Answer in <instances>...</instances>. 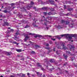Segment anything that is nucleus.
Here are the masks:
<instances>
[{
	"label": "nucleus",
	"instance_id": "obj_1",
	"mask_svg": "<svg viewBox=\"0 0 77 77\" xmlns=\"http://www.w3.org/2000/svg\"><path fill=\"white\" fill-rule=\"evenodd\" d=\"M57 46L55 47V48H54V51H55V49H56V48L57 47L58 49L60 48V49H61L60 47H58L57 46H59V45H61L62 47H63L62 49H64V50H66V51H65L66 52L67 54H70V55H72V56H74L75 55V54H72L69 51H67V50H68L69 49L70 50V51H71L72 50H74V47L73 46H72L70 45H68L67 46V47H69V48H67L64 45V43H59L58 44H57Z\"/></svg>",
	"mask_w": 77,
	"mask_h": 77
},
{
	"label": "nucleus",
	"instance_id": "obj_2",
	"mask_svg": "<svg viewBox=\"0 0 77 77\" xmlns=\"http://www.w3.org/2000/svg\"><path fill=\"white\" fill-rule=\"evenodd\" d=\"M33 5H34V3L32 2H31V4L29 5L26 7H25V8H23V10L24 11H26V9H30V8L32 7V6Z\"/></svg>",
	"mask_w": 77,
	"mask_h": 77
},
{
	"label": "nucleus",
	"instance_id": "obj_3",
	"mask_svg": "<svg viewBox=\"0 0 77 77\" xmlns=\"http://www.w3.org/2000/svg\"><path fill=\"white\" fill-rule=\"evenodd\" d=\"M77 36V35H76V34H69V35L67 36H68V39L69 41H70L72 39V37H75V36Z\"/></svg>",
	"mask_w": 77,
	"mask_h": 77
},
{
	"label": "nucleus",
	"instance_id": "obj_4",
	"mask_svg": "<svg viewBox=\"0 0 77 77\" xmlns=\"http://www.w3.org/2000/svg\"><path fill=\"white\" fill-rule=\"evenodd\" d=\"M61 23L65 24V25H68L69 24V22L68 21H65L64 20H62Z\"/></svg>",
	"mask_w": 77,
	"mask_h": 77
},
{
	"label": "nucleus",
	"instance_id": "obj_5",
	"mask_svg": "<svg viewBox=\"0 0 77 77\" xmlns=\"http://www.w3.org/2000/svg\"><path fill=\"white\" fill-rule=\"evenodd\" d=\"M37 66L38 67H39V68H41L42 70V71H45V69H43V68L42 67V66L41 65V64H40L39 63H38L37 64Z\"/></svg>",
	"mask_w": 77,
	"mask_h": 77
},
{
	"label": "nucleus",
	"instance_id": "obj_6",
	"mask_svg": "<svg viewBox=\"0 0 77 77\" xmlns=\"http://www.w3.org/2000/svg\"><path fill=\"white\" fill-rule=\"evenodd\" d=\"M44 26H45L44 28H45V30H48V29L49 28V27H48V26L47 25V24H46L45 23Z\"/></svg>",
	"mask_w": 77,
	"mask_h": 77
},
{
	"label": "nucleus",
	"instance_id": "obj_7",
	"mask_svg": "<svg viewBox=\"0 0 77 77\" xmlns=\"http://www.w3.org/2000/svg\"><path fill=\"white\" fill-rule=\"evenodd\" d=\"M75 25L74 23H71L69 25V27H71V28H72Z\"/></svg>",
	"mask_w": 77,
	"mask_h": 77
},
{
	"label": "nucleus",
	"instance_id": "obj_8",
	"mask_svg": "<svg viewBox=\"0 0 77 77\" xmlns=\"http://www.w3.org/2000/svg\"><path fill=\"white\" fill-rule=\"evenodd\" d=\"M68 35H69V34H63V35H58V36H61L62 37H63V36H65L67 38V37Z\"/></svg>",
	"mask_w": 77,
	"mask_h": 77
},
{
	"label": "nucleus",
	"instance_id": "obj_9",
	"mask_svg": "<svg viewBox=\"0 0 77 77\" xmlns=\"http://www.w3.org/2000/svg\"><path fill=\"white\" fill-rule=\"evenodd\" d=\"M25 38L24 39V40L25 41V42H26L29 38V36H28L27 35L26 36H25Z\"/></svg>",
	"mask_w": 77,
	"mask_h": 77
},
{
	"label": "nucleus",
	"instance_id": "obj_10",
	"mask_svg": "<svg viewBox=\"0 0 77 77\" xmlns=\"http://www.w3.org/2000/svg\"><path fill=\"white\" fill-rule=\"evenodd\" d=\"M44 62H47L48 63L47 64L48 65H50V63H49V62L47 61V58H46L44 60Z\"/></svg>",
	"mask_w": 77,
	"mask_h": 77
},
{
	"label": "nucleus",
	"instance_id": "obj_11",
	"mask_svg": "<svg viewBox=\"0 0 77 77\" xmlns=\"http://www.w3.org/2000/svg\"><path fill=\"white\" fill-rule=\"evenodd\" d=\"M51 0H49V3H50L51 4H52V5H54V1H51Z\"/></svg>",
	"mask_w": 77,
	"mask_h": 77
},
{
	"label": "nucleus",
	"instance_id": "obj_12",
	"mask_svg": "<svg viewBox=\"0 0 77 77\" xmlns=\"http://www.w3.org/2000/svg\"><path fill=\"white\" fill-rule=\"evenodd\" d=\"M63 26L59 25L57 26L58 29H62V28H63Z\"/></svg>",
	"mask_w": 77,
	"mask_h": 77
},
{
	"label": "nucleus",
	"instance_id": "obj_13",
	"mask_svg": "<svg viewBox=\"0 0 77 77\" xmlns=\"http://www.w3.org/2000/svg\"><path fill=\"white\" fill-rule=\"evenodd\" d=\"M4 26H5V25H6V26H9V23L4 22Z\"/></svg>",
	"mask_w": 77,
	"mask_h": 77
},
{
	"label": "nucleus",
	"instance_id": "obj_14",
	"mask_svg": "<svg viewBox=\"0 0 77 77\" xmlns=\"http://www.w3.org/2000/svg\"><path fill=\"white\" fill-rule=\"evenodd\" d=\"M42 36L41 35H39L38 34L36 35V36H35V38H36V37H42Z\"/></svg>",
	"mask_w": 77,
	"mask_h": 77
},
{
	"label": "nucleus",
	"instance_id": "obj_15",
	"mask_svg": "<svg viewBox=\"0 0 77 77\" xmlns=\"http://www.w3.org/2000/svg\"><path fill=\"white\" fill-rule=\"evenodd\" d=\"M55 14H52L51 12H49L48 13V15H54Z\"/></svg>",
	"mask_w": 77,
	"mask_h": 77
},
{
	"label": "nucleus",
	"instance_id": "obj_16",
	"mask_svg": "<svg viewBox=\"0 0 77 77\" xmlns=\"http://www.w3.org/2000/svg\"><path fill=\"white\" fill-rule=\"evenodd\" d=\"M43 37H51V36L49 35H45L43 36Z\"/></svg>",
	"mask_w": 77,
	"mask_h": 77
},
{
	"label": "nucleus",
	"instance_id": "obj_17",
	"mask_svg": "<svg viewBox=\"0 0 77 77\" xmlns=\"http://www.w3.org/2000/svg\"><path fill=\"white\" fill-rule=\"evenodd\" d=\"M63 56L65 59H66L68 57V56L65 54H63Z\"/></svg>",
	"mask_w": 77,
	"mask_h": 77
},
{
	"label": "nucleus",
	"instance_id": "obj_18",
	"mask_svg": "<svg viewBox=\"0 0 77 77\" xmlns=\"http://www.w3.org/2000/svg\"><path fill=\"white\" fill-rule=\"evenodd\" d=\"M23 23L27 24L29 23V22L27 21H24L23 22Z\"/></svg>",
	"mask_w": 77,
	"mask_h": 77
},
{
	"label": "nucleus",
	"instance_id": "obj_19",
	"mask_svg": "<svg viewBox=\"0 0 77 77\" xmlns=\"http://www.w3.org/2000/svg\"><path fill=\"white\" fill-rule=\"evenodd\" d=\"M69 11H73V8H70L68 9Z\"/></svg>",
	"mask_w": 77,
	"mask_h": 77
},
{
	"label": "nucleus",
	"instance_id": "obj_20",
	"mask_svg": "<svg viewBox=\"0 0 77 77\" xmlns=\"http://www.w3.org/2000/svg\"><path fill=\"white\" fill-rule=\"evenodd\" d=\"M16 51H17V52H21V49H16Z\"/></svg>",
	"mask_w": 77,
	"mask_h": 77
},
{
	"label": "nucleus",
	"instance_id": "obj_21",
	"mask_svg": "<svg viewBox=\"0 0 77 77\" xmlns=\"http://www.w3.org/2000/svg\"><path fill=\"white\" fill-rule=\"evenodd\" d=\"M41 48V47L39 46L38 45H36L35 46V48Z\"/></svg>",
	"mask_w": 77,
	"mask_h": 77
},
{
	"label": "nucleus",
	"instance_id": "obj_22",
	"mask_svg": "<svg viewBox=\"0 0 77 77\" xmlns=\"http://www.w3.org/2000/svg\"><path fill=\"white\" fill-rule=\"evenodd\" d=\"M37 74L38 75H40V76H41V75H42V74L40 73L39 72H37Z\"/></svg>",
	"mask_w": 77,
	"mask_h": 77
},
{
	"label": "nucleus",
	"instance_id": "obj_23",
	"mask_svg": "<svg viewBox=\"0 0 77 77\" xmlns=\"http://www.w3.org/2000/svg\"><path fill=\"white\" fill-rule=\"evenodd\" d=\"M37 74L38 75H40V76H41V75H42V74L40 73L39 72H37Z\"/></svg>",
	"mask_w": 77,
	"mask_h": 77
},
{
	"label": "nucleus",
	"instance_id": "obj_24",
	"mask_svg": "<svg viewBox=\"0 0 77 77\" xmlns=\"http://www.w3.org/2000/svg\"><path fill=\"white\" fill-rule=\"evenodd\" d=\"M42 9L43 10H44V11H46V10H47V8L46 7L42 8Z\"/></svg>",
	"mask_w": 77,
	"mask_h": 77
},
{
	"label": "nucleus",
	"instance_id": "obj_25",
	"mask_svg": "<svg viewBox=\"0 0 77 77\" xmlns=\"http://www.w3.org/2000/svg\"><path fill=\"white\" fill-rule=\"evenodd\" d=\"M27 33L28 35H35V34H32V33H30L29 32H27Z\"/></svg>",
	"mask_w": 77,
	"mask_h": 77
},
{
	"label": "nucleus",
	"instance_id": "obj_26",
	"mask_svg": "<svg viewBox=\"0 0 77 77\" xmlns=\"http://www.w3.org/2000/svg\"><path fill=\"white\" fill-rule=\"evenodd\" d=\"M31 54H36V53H35V52L34 51H32L31 52Z\"/></svg>",
	"mask_w": 77,
	"mask_h": 77
},
{
	"label": "nucleus",
	"instance_id": "obj_27",
	"mask_svg": "<svg viewBox=\"0 0 77 77\" xmlns=\"http://www.w3.org/2000/svg\"><path fill=\"white\" fill-rule=\"evenodd\" d=\"M30 27V26L27 24L26 25V26L24 27V28H28V27Z\"/></svg>",
	"mask_w": 77,
	"mask_h": 77
},
{
	"label": "nucleus",
	"instance_id": "obj_28",
	"mask_svg": "<svg viewBox=\"0 0 77 77\" xmlns=\"http://www.w3.org/2000/svg\"><path fill=\"white\" fill-rule=\"evenodd\" d=\"M50 62H54V59H51L50 60Z\"/></svg>",
	"mask_w": 77,
	"mask_h": 77
},
{
	"label": "nucleus",
	"instance_id": "obj_29",
	"mask_svg": "<svg viewBox=\"0 0 77 77\" xmlns=\"http://www.w3.org/2000/svg\"><path fill=\"white\" fill-rule=\"evenodd\" d=\"M12 43H13V44H17V45H18V43H17L16 42H12Z\"/></svg>",
	"mask_w": 77,
	"mask_h": 77
},
{
	"label": "nucleus",
	"instance_id": "obj_30",
	"mask_svg": "<svg viewBox=\"0 0 77 77\" xmlns=\"http://www.w3.org/2000/svg\"><path fill=\"white\" fill-rule=\"evenodd\" d=\"M43 14L45 15H48V13L47 12H44Z\"/></svg>",
	"mask_w": 77,
	"mask_h": 77
},
{
	"label": "nucleus",
	"instance_id": "obj_31",
	"mask_svg": "<svg viewBox=\"0 0 77 77\" xmlns=\"http://www.w3.org/2000/svg\"><path fill=\"white\" fill-rule=\"evenodd\" d=\"M46 66V68H47V69H49V70H51V69L50 68H48V66Z\"/></svg>",
	"mask_w": 77,
	"mask_h": 77
},
{
	"label": "nucleus",
	"instance_id": "obj_32",
	"mask_svg": "<svg viewBox=\"0 0 77 77\" xmlns=\"http://www.w3.org/2000/svg\"><path fill=\"white\" fill-rule=\"evenodd\" d=\"M35 23H32V25H33V26H34V27H38V26H36V25H35Z\"/></svg>",
	"mask_w": 77,
	"mask_h": 77
},
{
	"label": "nucleus",
	"instance_id": "obj_33",
	"mask_svg": "<svg viewBox=\"0 0 77 77\" xmlns=\"http://www.w3.org/2000/svg\"><path fill=\"white\" fill-rule=\"evenodd\" d=\"M47 18H48L49 20H51V17H48Z\"/></svg>",
	"mask_w": 77,
	"mask_h": 77
},
{
	"label": "nucleus",
	"instance_id": "obj_34",
	"mask_svg": "<svg viewBox=\"0 0 77 77\" xmlns=\"http://www.w3.org/2000/svg\"><path fill=\"white\" fill-rule=\"evenodd\" d=\"M54 8H51V9H50V10L51 11H54Z\"/></svg>",
	"mask_w": 77,
	"mask_h": 77
},
{
	"label": "nucleus",
	"instance_id": "obj_35",
	"mask_svg": "<svg viewBox=\"0 0 77 77\" xmlns=\"http://www.w3.org/2000/svg\"><path fill=\"white\" fill-rule=\"evenodd\" d=\"M3 12H4V13H8V11L7 10H5L4 11H3Z\"/></svg>",
	"mask_w": 77,
	"mask_h": 77
},
{
	"label": "nucleus",
	"instance_id": "obj_36",
	"mask_svg": "<svg viewBox=\"0 0 77 77\" xmlns=\"http://www.w3.org/2000/svg\"><path fill=\"white\" fill-rule=\"evenodd\" d=\"M56 53L57 54H59V51H57L56 52Z\"/></svg>",
	"mask_w": 77,
	"mask_h": 77
},
{
	"label": "nucleus",
	"instance_id": "obj_37",
	"mask_svg": "<svg viewBox=\"0 0 77 77\" xmlns=\"http://www.w3.org/2000/svg\"><path fill=\"white\" fill-rule=\"evenodd\" d=\"M6 54L8 55H10V53L9 52H6Z\"/></svg>",
	"mask_w": 77,
	"mask_h": 77
},
{
	"label": "nucleus",
	"instance_id": "obj_38",
	"mask_svg": "<svg viewBox=\"0 0 77 77\" xmlns=\"http://www.w3.org/2000/svg\"><path fill=\"white\" fill-rule=\"evenodd\" d=\"M34 21H35V23H36V21H38V20L36 19H34Z\"/></svg>",
	"mask_w": 77,
	"mask_h": 77
},
{
	"label": "nucleus",
	"instance_id": "obj_39",
	"mask_svg": "<svg viewBox=\"0 0 77 77\" xmlns=\"http://www.w3.org/2000/svg\"><path fill=\"white\" fill-rule=\"evenodd\" d=\"M21 74H22V73L17 74V75H19V76H21Z\"/></svg>",
	"mask_w": 77,
	"mask_h": 77
},
{
	"label": "nucleus",
	"instance_id": "obj_40",
	"mask_svg": "<svg viewBox=\"0 0 77 77\" xmlns=\"http://www.w3.org/2000/svg\"><path fill=\"white\" fill-rule=\"evenodd\" d=\"M18 35H19V33L18 32H17L15 33L16 36H17Z\"/></svg>",
	"mask_w": 77,
	"mask_h": 77
},
{
	"label": "nucleus",
	"instance_id": "obj_41",
	"mask_svg": "<svg viewBox=\"0 0 77 77\" xmlns=\"http://www.w3.org/2000/svg\"><path fill=\"white\" fill-rule=\"evenodd\" d=\"M49 43H50V44H53V42L51 41L49 42Z\"/></svg>",
	"mask_w": 77,
	"mask_h": 77
},
{
	"label": "nucleus",
	"instance_id": "obj_42",
	"mask_svg": "<svg viewBox=\"0 0 77 77\" xmlns=\"http://www.w3.org/2000/svg\"><path fill=\"white\" fill-rule=\"evenodd\" d=\"M46 47H48L49 46V44L47 43L46 44Z\"/></svg>",
	"mask_w": 77,
	"mask_h": 77
},
{
	"label": "nucleus",
	"instance_id": "obj_43",
	"mask_svg": "<svg viewBox=\"0 0 77 77\" xmlns=\"http://www.w3.org/2000/svg\"><path fill=\"white\" fill-rule=\"evenodd\" d=\"M15 38H16L15 39H15V40H16V41H17V39H18V37H17L16 36H15Z\"/></svg>",
	"mask_w": 77,
	"mask_h": 77
},
{
	"label": "nucleus",
	"instance_id": "obj_44",
	"mask_svg": "<svg viewBox=\"0 0 77 77\" xmlns=\"http://www.w3.org/2000/svg\"><path fill=\"white\" fill-rule=\"evenodd\" d=\"M45 48H46V49H47L48 50H49V49H50V48H49V47H48V48L45 47Z\"/></svg>",
	"mask_w": 77,
	"mask_h": 77
},
{
	"label": "nucleus",
	"instance_id": "obj_45",
	"mask_svg": "<svg viewBox=\"0 0 77 77\" xmlns=\"http://www.w3.org/2000/svg\"><path fill=\"white\" fill-rule=\"evenodd\" d=\"M21 75H22V76H25V74H23L22 73V74H21Z\"/></svg>",
	"mask_w": 77,
	"mask_h": 77
},
{
	"label": "nucleus",
	"instance_id": "obj_46",
	"mask_svg": "<svg viewBox=\"0 0 77 77\" xmlns=\"http://www.w3.org/2000/svg\"><path fill=\"white\" fill-rule=\"evenodd\" d=\"M64 9H66V6L65 5H64Z\"/></svg>",
	"mask_w": 77,
	"mask_h": 77
},
{
	"label": "nucleus",
	"instance_id": "obj_47",
	"mask_svg": "<svg viewBox=\"0 0 77 77\" xmlns=\"http://www.w3.org/2000/svg\"><path fill=\"white\" fill-rule=\"evenodd\" d=\"M74 59H75V58L74 57L72 58V61L73 60H74Z\"/></svg>",
	"mask_w": 77,
	"mask_h": 77
},
{
	"label": "nucleus",
	"instance_id": "obj_48",
	"mask_svg": "<svg viewBox=\"0 0 77 77\" xmlns=\"http://www.w3.org/2000/svg\"><path fill=\"white\" fill-rule=\"evenodd\" d=\"M11 77H15L14 75H11Z\"/></svg>",
	"mask_w": 77,
	"mask_h": 77
},
{
	"label": "nucleus",
	"instance_id": "obj_49",
	"mask_svg": "<svg viewBox=\"0 0 77 77\" xmlns=\"http://www.w3.org/2000/svg\"><path fill=\"white\" fill-rule=\"evenodd\" d=\"M57 38H58V39H60V37H57Z\"/></svg>",
	"mask_w": 77,
	"mask_h": 77
},
{
	"label": "nucleus",
	"instance_id": "obj_50",
	"mask_svg": "<svg viewBox=\"0 0 77 77\" xmlns=\"http://www.w3.org/2000/svg\"><path fill=\"white\" fill-rule=\"evenodd\" d=\"M51 39H52L53 41H55V39L54 38H51Z\"/></svg>",
	"mask_w": 77,
	"mask_h": 77
},
{
	"label": "nucleus",
	"instance_id": "obj_51",
	"mask_svg": "<svg viewBox=\"0 0 77 77\" xmlns=\"http://www.w3.org/2000/svg\"><path fill=\"white\" fill-rule=\"evenodd\" d=\"M27 75H30V73H27Z\"/></svg>",
	"mask_w": 77,
	"mask_h": 77
},
{
	"label": "nucleus",
	"instance_id": "obj_52",
	"mask_svg": "<svg viewBox=\"0 0 77 77\" xmlns=\"http://www.w3.org/2000/svg\"><path fill=\"white\" fill-rule=\"evenodd\" d=\"M14 5V3H12L11 4V5Z\"/></svg>",
	"mask_w": 77,
	"mask_h": 77
},
{
	"label": "nucleus",
	"instance_id": "obj_53",
	"mask_svg": "<svg viewBox=\"0 0 77 77\" xmlns=\"http://www.w3.org/2000/svg\"><path fill=\"white\" fill-rule=\"evenodd\" d=\"M45 75H44L43 76V77H45Z\"/></svg>",
	"mask_w": 77,
	"mask_h": 77
},
{
	"label": "nucleus",
	"instance_id": "obj_54",
	"mask_svg": "<svg viewBox=\"0 0 77 77\" xmlns=\"http://www.w3.org/2000/svg\"><path fill=\"white\" fill-rule=\"evenodd\" d=\"M75 67H77V65H75Z\"/></svg>",
	"mask_w": 77,
	"mask_h": 77
},
{
	"label": "nucleus",
	"instance_id": "obj_55",
	"mask_svg": "<svg viewBox=\"0 0 77 77\" xmlns=\"http://www.w3.org/2000/svg\"><path fill=\"white\" fill-rule=\"evenodd\" d=\"M70 15L69 13L67 14V15Z\"/></svg>",
	"mask_w": 77,
	"mask_h": 77
},
{
	"label": "nucleus",
	"instance_id": "obj_56",
	"mask_svg": "<svg viewBox=\"0 0 77 77\" xmlns=\"http://www.w3.org/2000/svg\"><path fill=\"white\" fill-rule=\"evenodd\" d=\"M11 29V28H10V27L8 28V29Z\"/></svg>",
	"mask_w": 77,
	"mask_h": 77
},
{
	"label": "nucleus",
	"instance_id": "obj_57",
	"mask_svg": "<svg viewBox=\"0 0 77 77\" xmlns=\"http://www.w3.org/2000/svg\"><path fill=\"white\" fill-rule=\"evenodd\" d=\"M0 77H3V76H1Z\"/></svg>",
	"mask_w": 77,
	"mask_h": 77
},
{
	"label": "nucleus",
	"instance_id": "obj_58",
	"mask_svg": "<svg viewBox=\"0 0 77 77\" xmlns=\"http://www.w3.org/2000/svg\"><path fill=\"white\" fill-rule=\"evenodd\" d=\"M55 0V1H56V2H57V0Z\"/></svg>",
	"mask_w": 77,
	"mask_h": 77
},
{
	"label": "nucleus",
	"instance_id": "obj_59",
	"mask_svg": "<svg viewBox=\"0 0 77 77\" xmlns=\"http://www.w3.org/2000/svg\"><path fill=\"white\" fill-rule=\"evenodd\" d=\"M33 8L34 9H36V8L35 7H34V8Z\"/></svg>",
	"mask_w": 77,
	"mask_h": 77
},
{
	"label": "nucleus",
	"instance_id": "obj_60",
	"mask_svg": "<svg viewBox=\"0 0 77 77\" xmlns=\"http://www.w3.org/2000/svg\"><path fill=\"white\" fill-rule=\"evenodd\" d=\"M1 51H2L0 50V52H1Z\"/></svg>",
	"mask_w": 77,
	"mask_h": 77
},
{
	"label": "nucleus",
	"instance_id": "obj_61",
	"mask_svg": "<svg viewBox=\"0 0 77 77\" xmlns=\"http://www.w3.org/2000/svg\"><path fill=\"white\" fill-rule=\"evenodd\" d=\"M2 8H3V6H2Z\"/></svg>",
	"mask_w": 77,
	"mask_h": 77
},
{
	"label": "nucleus",
	"instance_id": "obj_62",
	"mask_svg": "<svg viewBox=\"0 0 77 77\" xmlns=\"http://www.w3.org/2000/svg\"><path fill=\"white\" fill-rule=\"evenodd\" d=\"M43 18H44L45 17V16H43Z\"/></svg>",
	"mask_w": 77,
	"mask_h": 77
},
{
	"label": "nucleus",
	"instance_id": "obj_63",
	"mask_svg": "<svg viewBox=\"0 0 77 77\" xmlns=\"http://www.w3.org/2000/svg\"><path fill=\"white\" fill-rule=\"evenodd\" d=\"M51 77H52L53 76V75H51Z\"/></svg>",
	"mask_w": 77,
	"mask_h": 77
},
{
	"label": "nucleus",
	"instance_id": "obj_64",
	"mask_svg": "<svg viewBox=\"0 0 77 77\" xmlns=\"http://www.w3.org/2000/svg\"><path fill=\"white\" fill-rule=\"evenodd\" d=\"M71 41L72 42H73V40H72Z\"/></svg>",
	"mask_w": 77,
	"mask_h": 77
}]
</instances>
